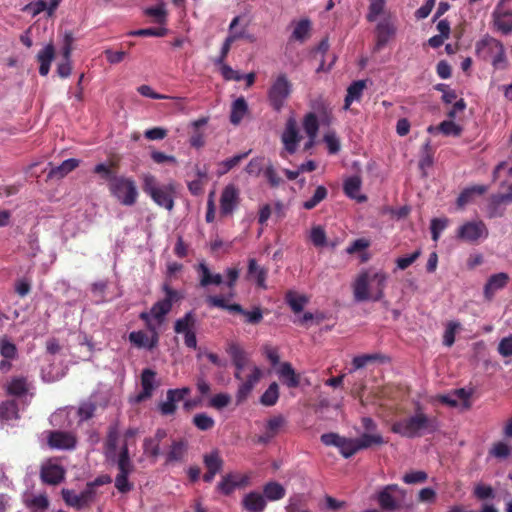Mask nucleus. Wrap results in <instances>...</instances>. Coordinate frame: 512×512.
<instances>
[{
  "mask_svg": "<svg viewBox=\"0 0 512 512\" xmlns=\"http://www.w3.org/2000/svg\"><path fill=\"white\" fill-rule=\"evenodd\" d=\"M388 274L384 270H377L371 274L369 270H361L353 282L354 299L358 302L364 300H381L387 286Z\"/></svg>",
  "mask_w": 512,
  "mask_h": 512,
  "instance_id": "1",
  "label": "nucleus"
},
{
  "mask_svg": "<svg viewBox=\"0 0 512 512\" xmlns=\"http://www.w3.org/2000/svg\"><path fill=\"white\" fill-rule=\"evenodd\" d=\"M439 422L436 416H429L424 413L421 406L416 408L414 414L394 421L391 430L405 437H418L423 434H433L438 431Z\"/></svg>",
  "mask_w": 512,
  "mask_h": 512,
  "instance_id": "2",
  "label": "nucleus"
},
{
  "mask_svg": "<svg viewBox=\"0 0 512 512\" xmlns=\"http://www.w3.org/2000/svg\"><path fill=\"white\" fill-rule=\"evenodd\" d=\"M142 189L154 200L155 204L164 207L168 211H172L177 192L176 182L171 181L166 184H159L153 174H144L142 177Z\"/></svg>",
  "mask_w": 512,
  "mask_h": 512,
  "instance_id": "3",
  "label": "nucleus"
},
{
  "mask_svg": "<svg viewBox=\"0 0 512 512\" xmlns=\"http://www.w3.org/2000/svg\"><path fill=\"white\" fill-rule=\"evenodd\" d=\"M109 192L123 205L136 204L139 196V188L133 177L117 174H114L113 182L109 185Z\"/></svg>",
  "mask_w": 512,
  "mask_h": 512,
  "instance_id": "4",
  "label": "nucleus"
},
{
  "mask_svg": "<svg viewBox=\"0 0 512 512\" xmlns=\"http://www.w3.org/2000/svg\"><path fill=\"white\" fill-rule=\"evenodd\" d=\"M117 465L118 474L114 478L116 489L121 493L131 492L134 484L130 482L129 476L135 470V465L133 464L127 443H124L122 448H120Z\"/></svg>",
  "mask_w": 512,
  "mask_h": 512,
  "instance_id": "5",
  "label": "nucleus"
},
{
  "mask_svg": "<svg viewBox=\"0 0 512 512\" xmlns=\"http://www.w3.org/2000/svg\"><path fill=\"white\" fill-rule=\"evenodd\" d=\"M206 302L210 307H219L220 309H227L229 312L243 314L248 324H259V322L263 321V312L260 306L247 311L239 303H228L225 296H207Z\"/></svg>",
  "mask_w": 512,
  "mask_h": 512,
  "instance_id": "6",
  "label": "nucleus"
},
{
  "mask_svg": "<svg viewBox=\"0 0 512 512\" xmlns=\"http://www.w3.org/2000/svg\"><path fill=\"white\" fill-rule=\"evenodd\" d=\"M407 491L398 484H388L377 494V501L383 510H399L406 507Z\"/></svg>",
  "mask_w": 512,
  "mask_h": 512,
  "instance_id": "7",
  "label": "nucleus"
},
{
  "mask_svg": "<svg viewBox=\"0 0 512 512\" xmlns=\"http://www.w3.org/2000/svg\"><path fill=\"white\" fill-rule=\"evenodd\" d=\"M162 290L165 292V297L156 301L150 309L152 317H154L159 324L165 321L166 315L169 314L173 308V303L182 299L181 292L176 291V289L171 286L170 282H164Z\"/></svg>",
  "mask_w": 512,
  "mask_h": 512,
  "instance_id": "8",
  "label": "nucleus"
},
{
  "mask_svg": "<svg viewBox=\"0 0 512 512\" xmlns=\"http://www.w3.org/2000/svg\"><path fill=\"white\" fill-rule=\"evenodd\" d=\"M292 91V84L286 74H279L268 90V100L270 106L275 111H281Z\"/></svg>",
  "mask_w": 512,
  "mask_h": 512,
  "instance_id": "9",
  "label": "nucleus"
},
{
  "mask_svg": "<svg viewBox=\"0 0 512 512\" xmlns=\"http://www.w3.org/2000/svg\"><path fill=\"white\" fill-rule=\"evenodd\" d=\"M234 376L236 380H240V384L236 391V399L237 403L241 404V402L248 399L255 385H257L258 381L261 380L263 371L258 367V365H252L249 375L245 380L243 379L242 370L235 369Z\"/></svg>",
  "mask_w": 512,
  "mask_h": 512,
  "instance_id": "10",
  "label": "nucleus"
},
{
  "mask_svg": "<svg viewBox=\"0 0 512 512\" xmlns=\"http://www.w3.org/2000/svg\"><path fill=\"white\" fill-rule=\"evenodd\" d=\"M321 442L325 446H336L344 458H351L358 453V438H346L331 431L321 435Z\"/></svg>",
  "mask_w": 512,
  "mask_h": 512,
  "instance_id": "11",
  "label": "nucleus"
},
{
  "mask_svg": "<svg viewBox=\"0 0 512 512\" xmlns=\"http://www.w3.org/2000/svg\"><path fill=\"white\" fill-rule=\"evenodd\" d=\"M489 229L482 220L465 221L457 230V238L467 243H479L480 239L488 238Z\"/></svg>",
  "mask_w": 512,
  "mask_h": 512,
  "instance_id": "12",
  "label": "nucleus"
},
{
  "mask_svg": "<svg viewBox=\"0 0 512 512\" xmlns=\"http://www.w3.org/2000/svg\"><path fill=\"white\" fill-rule=\"evenodd\" d=\"M61 496L67 505L81 510L85 509V507H91L94 493L91 491L90 482H87L83 491L78 493L73 491V489H62Z\"/></svg>",
  "mask_w": 512,
  "mask_h": 512,
  "instance_id": "13",
  "label": "nucleus"
},
{
  "mask_svg": "<svg viewBox=\"0 0 512 512\" xmlns=\"http://www.w3.org/2000/svg\"><path fill=\"white\" fill-rule=\"evenodd\" d=\"M240 203L239 188L235 184H227L220 197V216H232Z\"/></svg>",
  "mask_w": 512,
  "mask_h": 512,
  "instance_id": "14",
  "label": "nucleus"
},
{
  "mask_svg": "<svg viewBox=\"0 0 512 512\" xmlns=\"http://www.w3.org/2000/svg\"><path fill=\"white\" fill-rule=\"evenodd\" d=\"M240 23V17H234L229 24V34L227 35L225 41L221 45V51L218 57L214 60L216 65L220 66V71L222 73V65H224L226 58L228 57L229 51L231 49L234 41L240 40V38H244L245 30H237V25Z\"/></svg>",
  "mask_w": 512,
  "mask_h": 512,
  "instance_id": "15",
  "label": "nucleus"
},
{
  "mask_svg": "<svg viewBox=\"0 0 512 512\" xmlns=\"http://www.w3.org/2000/svg\"><path fill=\"white\" fill-rule=\"evenodd\" d=\"M302 139V135L297 127L295 118H288L284 131L281 134V140L284 144V150L293 155L298 149L299 142Z\"/></svg>",
  "mask_w": 512,
  "mask_h": 512,
  "instance_id": "16",
  "label": "nucleus"
},
{
  "mask_svg": "<svg viewBox=\"0 0 512 512\" xmlns=\"http://www.w3.org/2000/svg\"><path fill=\"white\" fill-rule=\"evenodd\" d=\"M148 329L151 332L150 336L147 335L146 332H143V330L129 333L130 343H132L137 348H156L157 344H159L160 339V336L156 330V326L152 325V323H148Z\"/></svg>",
  "mask_w": 512,
  "mask_h": 512,
  "instance_id": "17",
  "label": "nucleus"
},
{
  "mask_svg": "<svg viewBox=\"0 0 512 512\" xmlns=\"http://www.w3.org/2000/svg\"><path fill=\"white\" fill-rule=\"evenodd\" d=\"M191 392L190 387H180L179 389H168L166 392V400L158 405L163 415L175 414L177 403L185 399L186 395Z\"/></svg>",
  "mask_w": 512,
  "mask_h": 512,
  "instance_id": "18",
  "label": "nucleus"
},
{
  "mask_svg": "<svg viewBox=\"0 0 512 512\" xmlns=\"http://www.w3.org/2000/svg\"><path fill=\"white\" fill-rule=\"evenodd\" d=\"M47 444L55 449H74L77 446V436L71 431H49Z\"/></svg>",
  "mask_w": 512,
  "mask_h": 512,
  "instance_id": "19",
  "label": "nucleus"
},
{
  "mask_svg": "<svg viewBox=\"0 0 512 512\" xmlns=\"http://www.w3.org/2000/svg\"><path fill=\"white\" fill-rule=\"evenodd\" d=\"M397 28L391 18H383L375 27L376 43L374 50H381L393 38Z\"/></svg>",
  "mask_w": 512,
  "mask_h": 512,
  "instance_id": "20",
  "label": "nucleus"
},
{
  "mask_svg": "<svg viewBox=\"0 0 512 512\" xmlns=\"http://www.w3.org/2000/svg\"><path fill=\"white\" fill-rule=\"evenodd\" d=\"M65 473L66 471L62 465L54 464L52 460H48V462L41 465L40 477L48 485H58V483L64 480Z\"/></svg>",
  "mask_w": 512,
  "mask_h": 512,
  "instance_id": "21",
  "label": "nucleus"
},
{
  "mask_svg": "<svg viewBox=\"0 0 512 512\" xmlns=\"http://www.w3.org/2000/svg\"><path fill=\"white\" fill-rule=\"evenodd\" d=\"M247 483V475L233 474V472H230L229 474L223 475L217 484V490L223 493V495H231L237 487H244Z\"/></svg>",
  "mask_w": 512,
  "mask_h": 512,
  "instance_id": "22",
  "label": "nucleus"
},
{
  "mask_svg": "<svg viewBox=\"0 0 512 512\" xmlns=\"http://www.w3.org/2000/svg\"><path fill=\"white\" fill-rule=\"evenodd\" d=\"M510 277L507 272H498L497 274H493L488 277L486 284L484 286V297L487 300H491L494 297V294L500 290V288L506 287L509 282Z\"/></svg>",
  "mask_w": 512,
  "mask_h": 512,
  "instance_id": "23",
  "label": "nucleus"
},
{
  "mask_svg": "<svg viewBox=\"0 0 512 512\" xmlns=\"http://www.w3.org/2000/svg\"><path fill=\"white\" fill-rule=\"evenodd\" d=\"M155 378L156 372L152 369H144L141 372V386L142 391L136 396L137 402H142V400L149 399L151 395H153V391L155 390Z\"/></svg>",
  "mask_w": 512,
  "mask_h": 512,
  "instance_id": "24",
  "label": "nucleus"
},
{
  "mask_svg": "<svg viewBox=\"0 0 512 512\" xmlns=\"http://www.w3.org/2000/svg\"><path fill=\"white\" fill-rule=\"evenodd\" d=\"M226 351L228 355H230L234 367L243 371L245 366L248 365L250 358L244 348L241 347L240 343H228Z\"/></svg>",
  "mask_w": 512,
  "mask_h": 512,
  "instance_id": "25",
  "label": "nucleus"
},
{
  "mask_svg": "<svg viewBox=\"0 0 512 512\" xmlns=\"http://www.w3.org/2000/svg\"><path fill=\"white\" fill-rule=\"evenodd\" d=\"M267 506L264 494L252 491L248 492L242 499V507L247 512H263Z\"/></svg>",
  "mask_w": 512,
  "mask_h": 512,
  "instance_id": "26",
  "label": "nucleus"
},
{
  "mask_svg": "<svg viewBox=\"0 0 512 512\" xmlns=\"http://www.w3.org/2000/svg\"><path fill=\"white\" fill-rule=\"evenodd\" d=\"M55 58V45H45L41 50L38 51L36 59L40 64L39 72L41 75H48L50 72L51 64Z\"/></svg>",
  "mask_w": 512,
  "mask_h": 512,
  "instance_id": "27",
  "label": "nucleus"
},
{
  "mask_svg": "<svg viewBox=\"0 0 512 512\" xmlns=\"http://www.w3.org/2000/svg\"><path fill=\"white\" fill-rule=\"evenodd\" d=\"M267 275L268 270L261 267L256 259L248 260L247 278H254L259 287L266 288Z\"/></svg>",
  "mask_w": 512,
  "mask_h": 512,
  "instance_id": "28",
  "label": "nucleus"
},
{
  "mask_svg": "<svg viewBox=\"0 0 512 512\" xmlns=\"http://www.w3.org/2000/svg\"><path fill=\"white\" fill-rule=\"evenodd\" d=\"M494 24L497 29L507 35L512 31V12H505L501 6H497L493 12Z\"/></svg>",
  "mask_w": 512,
  "mask_h": 512,
  "instance_id": "29",
  "label": "nucleus"
},
{
  "mask_svg": "<svg viewBox=\"0 0 512 512\" xmlns=\"http://www.w3.org/2000/svg\"><path fill=\"white\" fill-rule=\"evenodd\" d=\"M365 87H367V83L366 81H364V79H358L357 81H354L348 86L347 95L345 96L344 99L345 109H348L352 102L360 101L365 90Z\"/></svg>",
  "mask_w": 512,
  "mask_h": 512,
  "instance_id": "30",
  "label": "nucleus"
},
{
  "mask_svg": "<svg viewBox=\"0 0 512 512\" xmlns=\"http://www.w3.org/2000/svg\"><path fill=\"white\" fill-rule=\"evenodd\" d=\"M203 464L205 468H210L213 478L222 471L224 466V458H222L219 450H212L210 453H204Z\"/></svg>",
  "mask_w": 512,
  "mask_h": 512,
  "instance_id": "31",
  "label": "nucleus"
},
{
  "mask_svg": "<svg viewBox=\"0 0 512 512\" xmlns=\"http://www.w3.org/2000/svg\"><path fill=\"white\" fill-rule=\"evenodd\" d=\"M497 40L498 39H494V37H490V35H486V37L478 40L476 43V51L478 55H480L482 58H490L491 63H493V58L497 52L494 41Z\"/></svg>",
  "mask_w": 512,
  "mask_h": 512,
  "instance_id": "32",
  "label": "nucleus"
},
{
  "mask_svg": "<svg viewBox=\"0 0 512 512\" xmlns=\"http://www.w3.org/2000/svg\"><path fill=\"white\" fill-rule=\"evenodd\" d=\"M188 451V442L186 440H174L168 453H166V463L173 461H182Z\"/></svg>",
  "mask_w": 512,
  "mask_h": 512,
  "instance_id": "33",
  "label": "nucleus"
},
{
  "mask_svg": "<svg viewBox=\"0 0 512 512\" xmlns=\"http://www.w3.org/2000/svg\"><path fill=\"white\" fill-rule=\"evenodd\" d=\"M79 165L78 159H66L61 162L59 166L51 167L48 172L49 178H63L68 175L69 172L75 170Z\"/></svg>",
  "mask_w": 512,
  "mask_h": 512,
  "instance_id": "34",
  "label": "nucleus"
},
{
  "mask_svg": "<svg viewBox=\"0 0 512 512\" xmlns=\"http://www.w3.org/2000/svg\"><path fill=\"white\" fill-rule=\"evenodd\" d=\"M198 272L200 275V285L202 287H208L211 283L214 285H221L223 277L221 274H212L210 268L204 262H201L198 266Z\"/></svg>",
  "mask_w": 512,
  "mask_h": 512,
  "instance_id": "35",
  "label": "nucleus"
},
{
  "mask_svg": "<svg viewBox=\"0 0 512 512\" xmlns=\"http://www.w3.org/2000/svg\"><path fill=\"white\" fill-rule=\"evenodd\" d=\"M312 30V22L309 18H301L296 22L292 32L291 40L305 41L310 37Z\"/></svg>",
  "mask_w": 512,
  "mask_h": 512,
  "instance_id": "36",
  "label": "nucleus"
},
{
  "mask_svg": "<svg viewBox=\"0 0 512 512\" xmlns=\"http://www.w3.org/2000/svg\"><path fill=\"white\" fill-rule=\"evenodd\" d=\"M29 384L27 377H13L7 384L6 390L10 395L21 397L28 392Z\"/></svg>",
  "mask_w": 512,
  "mask_h": 512,
  "instance_id": "37",
  "label": "nucleus"
},
{
  "mask_svg": "<svg viewBox=\"0 0 512 512\" xmlns=\"http://www.w3.org/2000/svg\"><path fill=\"white\" fill-rule=\"evenodd\" d=\"M279 375L284 379L288 387H298L300 385V376L296 374L295 369H293L292 364H289V362H284L281 365Z\"/></svg>",
  "mask_w": 512,
  "mask_h": 512,
  "instance_id": "38",
  "label": "nucleus"
},
{
  "mask_svg": "<svg viewBox=\"0 0 512 512\" xmlns=\"http://www.w3.org/2000/svg\"><path fill=\"white\" fill-rule=\"evenodd\" d=\"M248 111V104L243 98H237V100L233 101L232 109L230 112V121L233 124H239L241 123L243 117L245 116L246 112Z\"/></svg>",
  "mask_w": 512,
  "mask_h": 512,
  "instance_id": "39",
  "label": "nucleus"
},
{
  "mask_svg": "<svg viewBox=\"0 0 512 512\" xmlns=\"http://www.w3.org/2000/svg\"><path fill=\"white\" fill-rule=\"evenodd\" d=\"M264 498H268V500H280V498L285 497L286 489L279 482H267L263 487Z\"/></svg>",
  "mask_w": 512,
  "mask_h": 512,
  "instance_id": "40",
  "label": "nucleus"
},
{
  "mask_svg": "<svg viewBox=\"0 0 512 512\" xmlns=\"http://www.w3.org/2000/svg\"><path fill=\"white\" fill-rule=\"evenodd\" d=\"M19 417V408L18 403L15 399H9L8 401H3L0 404V418L5 419V421H11V419H18Z\"/></svg>",
  "mask_w": 512,
  "mask_h": 512,
  "instance_id": "41",
  "label": "nucleus"
},
{
  "mask_svg": "<svg viewBox=\"0 0 512 512\" xmlns=\"http://www.w3.org/2000/svg\"><path fill=\"white\" fill-rule=\"evenodd\" d=\"M190 326H196V316L193 311H188L184 316L174 322V331L178 334H184L185 337Z\"/></svg>",
  "mask_w": 512,
  "mask_h": 512,
  "instance_id": "42",
  "label": "nucleus"
},
{
  "mask_svg": "<svg viewBox=\"0 0 512 512\" xmlns=\"http://www.w3.org/2000/svg\"><path fill=\"white\" fill-rule=\"evenodd\" d=\"M385 440L382 435L379 433H363L361 436L357 437V451H361V449L371 448L374 444H384Z\"/></svg>",
  "mask_w": 512,
  "mask_h": 512,
  "instance_id": "43",
  "label": "nucleus"
},
{
  "mask_svg": "<svg viewBox=\"0 0 512 512\" xmlns=\"http://www.w3.org/2000/svg\"><path fill=\"white\" fill-rule=\"evenodd\" d=\"M303 127H304V131L307 134L308 138H313V139L316 138V136L319 132V119H318L316 113H313V111H310V113H307L304 116Z\"/></svg>",
  "mask_w": 512,
  "mask_h": 512,
  "instance_id": "44",
  "label": "nucleus"
},
{
  "mask_svg": "<svg viewBox=\"0 0 512 512\" xmlns=\"http://www.w3.org/2000/svg\"><path fill=\"white\" fill-rule=\"evenodd\" d=\"M387 0H370L368 4V12L366 14L367 21L373 23L381 14H384Z\"/></svg>",
  "mask_w": 512,
  "mask_h": 512,
  "instance_id": "45",
  "label": "nucleus"
},
{
  "mask_svg": "<svg viewBox=\"0 0 512 512\" xmlns=\"http://www.w3.org/2000/svg\"><path fill=\"white\" fill-rule=\"evenodd\" d=\"M249 152L250 150L248 152H242V154L233 155V157H230L229 159L221 160V162L218 163V174L224 175V173L229 172V170H232V168L237 167L240 161L244 160V158H247Z\"/></svg>",
  "mask_w": 512,
  "mask_h": 512,
  "instance_id": "46",
  "label": "nucleus"
},
{
  "mask_svg": "<svg viewBox=\"0 0 512 512\" xmlns=\"http://www.w3.org/2000/svg\"><path fill=\"white\" fill-rule=\"evenodd\" d=\"M145 14L153 16L156 23H159L161 26H165L167 23V12L163 1L158 3V5L148 6V8L145 9Z\"/></svg>",
  "mask_w": 512,
  "mask_h": 512,
  "instance_id": "47",
  "label": "nucleus"
},
{
  "mask_svg": "<svg viewBox=\"0 0 512 512\" xmlns=\"http://www.w3.org/2000/svg\"><path fill=\"white\" fill-rule=\"evenodd\" d=\"M279 400V384L277 382H272L269 387L263 392L260 403L263 405H267L270 407V405L277 404V401Z\"/></svg>",
  "mask_w": 512,
  "mask_h": 512,
  "instance_id": "48",
  "label": "nucleus"
},
{
  "mask_svg": "<svg viewBox=\"0 0 512 512\" xmlns=\"http://www.w3.org/2000/svg\"><path fill=\"white\" fill-rule=\"evenodd\" d=\"M487 186H472L471 188H465L461 191L457 198V204L459 207H463V205L471 202L474 194H484L486 192Z\"/></svg>",
  "mask_w": 512,
  "mask_h": 512,
  "instance_id": "49",
  "label": "nucleus"
},
{
  "mask_svg": "<svg viewBox=\"0 0 512 512\" xmlns=\"http://www.w3.org/2000/svg\"><path fill=\"white\" fill-rule=\"evenodd\" d=\"M0 355H2L3 358H7L8 361L17 358L18 356V350L15 343L10 342L7 336H2L0 338Z\"/></svg>",
  "mask_w": 512,
  "mask_h": 512,
  "instance_id": "50",
  "label": "nucleus"
},
{
  "mask_svg": "<svg viewBox=\"0 0 512 512\" xmlns=\"http://www.w3.org/2000/svg\"><path fill=\"white\" fill-rule=\"evenodd\" d=\"M286 302L289 304L294 312H301L308 302L306 296L303 294H296V292L289 291L286 294Z\"/></svg>",
  "mask_w": 512,
  "mask_h": 512,
  "instance_id": "51",
  "label": "nucleus"
},
{
  "mask_svg": "<svg viewBox=\"0 0 512 512\" xmlns=\"http://www.w3.org/2000/svg\"><path fill=\"white\" fill-rule=\"evenodd\" d=\"M240 271L241 270L239 269V267H228L226 269V276H227L226 285L229 288V293L226 296L227 302H228V299H230V297H234L235 287L237 285V281L240 276Z\"/></svg>",
  "mask_w": 512,
  "mask_h": 512,
  "instance_id": "52",
  "label": "nucleus"
},
{
  "mask_svg": "<svg viewBox=\"0 0 512 512\" xmlns=\"http://www.w3.org/2000/svg\"><path fill=\"white\" fill-rule=\"evenodd\" d=\"M505 200H508L507 194H493L488 205V216H502L503 211H500L499 207Z\"/></svg>",
  "mask_w": 512,
  "mask_h": 512,
  "instance_id": "53",
  "label": "nucleus"
},
{
  "mask_svg": "<svg viewBox=\"0 0 512 512\" xmlns=\"http://www.w3.org/2000/svg\"><path fill=\"white\" fill-rule=\"evenodd\" d=\"M192 423L201 431H209L215 425V420L207 413L195 414Z\"/></svg>",
  "mask_w": 512,
  "mask_h": 512,
  "instance_id": "54",
  "label": "nucleus"
},
{
  "mask_svg": "<svg viewBox=\"0 0 512 512\" xmlns=\"http://www.w3.org/2000/svg\"><path fill=\"white\" fill-rule=\"evenodd\" d=\"M328 195V190L325 186H318L310 199H306L304 201L303 206L305 209H313L316 207L319 202H322L323 199H326Z\"/></svg>",
  "mask_w": 512,
  "mask_h": 512,
  "instance_id": "55",
  "label": "nucleus"
},
{
  "mask_svg": "<svg viewBox=\"0 0 512 512\" xmlns=\"http://www.w3.org/2000/svg\"><path fill=\"white\" fill-rule=\"evenodd\" d=\"M436 129L441 131V133L446 134V136H450V134H452V136H460L462 132V127L453 122V118H450V120H444L443 122L439 123Z\"/></svg>",
  "mask_w": 512,
  "mask_h": 512,
  "instance_id": "56",
  "label": "nucleus"
},
{
  "mask_svg": "<svg viewBox=\"0 0 512 512\" xmlns=\"http://www.w3.org/2000/svg\"><path fill=\"white\" fill-rule=\"evenodd\" d=\"M120 432L117 426H110L106 438L107 453H114L118 447Z\"/></svg>",
  "mask_w": 512,
  "mask_h": 512,
  "instance_id": "57",
  "label": "nucleus"
},
{
  "mask_svg": "<svg viewBox=\"0 0 512 512\" xmlns=\"http://www.w3.org/2000/svg\"><path fill=\"white\" fill-rule=\"evenodd\" d=\"M168 33L166 27H149V28H138V30H132L129 35L132 36H165Z\"/></svg>",
  "mask_w": 512,
  "mask_h": 512,
  "instance_id": "58",
  "label": "nucleus"
},
{
  "mask_svg": "<svg viewBox=\"0 0 512 512\" xmlns=\"http://www.w3.org/2000/svg\"><path fill=\"white\" fill-rule=\"evenodd\" d=\"M232 398L228 392H218L209 402L210 407L214 409H224L227 405L231 404Z\"/></svg>",
  "mask_w": 512,
  "mask_h": 512,
  "instance_id": "59",
  "label": "nucleus"
},
{
  "mask_svg": "<svg viewBox=\"0 0 512 512\" xmlns=\"http://www.w3.org/2000/svg\"><path fill=\"white\" fill-rule=\"evenodd\" d=\"M267 423L269 429V438L271 441V439H273V437L278 434L281 427L285 426L286 420L282 414H278L277 416H272V418H269Z\"/></svg>",
  "mask_w": 512,
  "mask_h": 512,
  "instance_id": "60",
  "label": "nucleus"
},
{
  "mask_svg": "<svg viewBox=\"0 0 512 512\" xmlns=\"http://www.w3.org/2000/svg\"><path fill=\"white\" fill-rule=\"evenodd\" d=\"M143 451L147 456H150V458H157V456H159L161 452L160 448L157 447L156 435L145 438L143 442Z\"/></svg>",
  "mask_w": 512,
  "mask_h": 512,
  "instance_id": "61",
  "label": "nucleus"
},
{
  "mask_svg": "<svg viewBox=\"0 0 512 512\" xmlns=\"http://www.w3.org/2000/svg\"><path fill=\"white\" fill-rule=\"evenodd\" d=\"M264 176L271 187H279L280 183L283 182L282 177L279 172H277L276 167H274L273 164H268V166L265 167Z\"/></svg>",
  "mask_w": 512,
  "mask_h": 512,
  "instance_id": "62",
  "label": "nucleus"
},
{
  "mask_svg": "<svg viewBox=\"0 0 512 512\" xmlns=\"http://www.w3.org/2000/svg\"><path fill=\"white\" fill-rule=\"evenodd\" d=\"M310 239L315 246H325L327 237L323 226H313L310 232Z\"/></svg>",
  "mask_w": 512,
  "mask_h": 512,
  "instance_id": "63",
  "label": "nucleus"
},
{
  "mask_svg": "<svg viewBox=\"0 0 512 512\" xmlns=\"http://www.w3.org/2000/svg\"><path fill=\"white\" fill-rule=\"evenodd\" d=\"M496 48L495 56L493 57V66L496 68L503 67V64L507 62V56L505 47L501 40L494 42Z\"/></svg>",
  "mask_w": 512,
  "mask_h": 512,
  "instance_id": "64",
  "label": "nucleus"
}]
</instances>
